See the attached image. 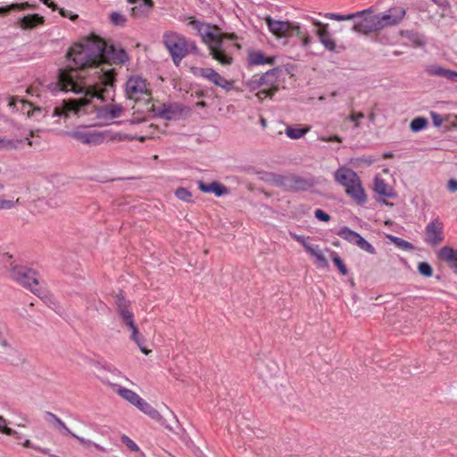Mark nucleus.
<instances>
[{"label": "nucleus", "instance_id": "3c124183", "mask_svg": "<svg viewBox=\"0 0 457 457\" xmlns=\"http://www.w3.org/2000/svg\"><path fill=\"white\" fill-rule=\"evenodd\" d=\"M54 424L63 436H71L72 432L60 418Z\"/></svg>", "mask_w": 457, "mask_h": 457}, {"label": "nucleus", "instance_id": "bb28decb", "mask_svg": "<svg viewBox=\"0 0 457 457\" xmlns=\"http://www.w3.org/2000/svg\"><path fill=\"white\" fill-rule=\"evenodd\" d=\"M197 184H198V188L202 192L212 193L216 196H221L224 194H226L228 191V189L225 186H223L222 184H220L217 181H212V183L206 184L200 180L197 182Z\"/></svg>", "mask_w": 457, "mask_h": 457}, {"label": "nucleus", "instance_id": "393cba45", "mask_svg": "<svg viewBox=\"0 0 457 457\" xmlns=\"http://www.w3.org/2000/svg\"><path fill=\"white\" fill-rule=\"evenodd\" d=\"M438 257L457 274V250L450 246H444L439 250Z\"/></svg>", "mask_w": 457, "mask_h": 457}, {"label": "nucleus", "instance_id": "4be33fe9", "mask_svg": "<svg viewBox=\"0 0 457 457\" xmlns=\"http://www.w3.org/2000/svg\"><path fill=\"white\" fill-rule=\"evenodd\" d=\"M107 58H112L115 63H125L129 61V54L124 49L115 48L113 46L106 44V50L101 58V63L105 64L104 61Z\"/></svg>", "mask_w": 457, "mask_h": 457}, {"label": "nucleus", "instance_id": "1a4fd4ad", "mask_svg": "<svg viewBox=\"0 0 457 457\" xmlns=\"http://www.w3.org/2000/svg\"><path fill=\"white\" fill-rule=\"evenodd\" d=\"M65 135L85 145H97L104 143L105 133L98 130L89 129L87 127H78Z\"/></svg>", "mask_w": 457, "mask_h": 457}, {"label": "nucleus", "instance_id": "f3484780", "mask_svg": "<svg viewBox=\"0 0 457 457\" xmlns=\"http://www.w3.org/2000/svg\"><path fill=\"white\" fill-rule=\"evenodd\" d=\"M405 9L403 7H394L384 13L378 14L381 23V29L386 27L397 25L405 16Z\"/></svg>", "mask_w": 457, "mask_h": 457}, {"label": "nucleus", "instance_id": "37998d69", "mask_svg": "<svg viewBox=\"0 0 457 457\" xmlns=\"http://www.w3.org/2000/svg\"><path fill=\"white\" fill-rule=\"evenodd\" d=\"M388 238L390 239L391 242H393L397 247L403 249V250H411L413 248V245L411 243L401 238V237H395V236H388Z\"/></svg>", "mask_w": 457, "mask_h": 457}, {"label": "nucleus", "instance_id": "20e7f679", "mask_svg": "<svg viewBox=\"0 0 457 457\" xmlns=\"http://www.w3.org/2000/svg\"><path fill=\"white\" fill-rule=\"evenodd\" d=\"M162 42L177 67L187 55L198 53L195 42L178 32H165L162 36Z\"/></svg>", "mask_w": 457, "mask_h": 457}, {"label": "nucleus", "instance_id": "cd10ccee", "mask_svg": "<svg viewBox=\"0 0 457 457\" xmlns=\"http://www.w3.org/2000/svg\"><path fill=\"white\" fill-rule=\"evenodd\" d=\"M374 191L379 195L394 199L396 196L393 187L388 186L385 180L379 177L374 179Z\"/></svg>", "mask_w": 457, "mask_h": 457}, {"label": "nucleus", "instance_id": "6e6552de", "mask_svg": "<svg viewBox=\"0 0 457 457\" xmlns=\"http://www.w3.org/2000/svg\"><path fill=\"white\" fill-rule=\"evenodd\" d=\"M275 181L278 186L290 191H307L315 185L312 178H305L295 174L278 176Z\"/></svg>", "mask_w": 457, "mask_h": 457}, {"label": "nucleus", "instance_id": "774afa93", "mask_svg": "<svg viewBox=\"0 0 457 457\" xmlns=\"http://www.w3.org/2000/svg\"><path fill=\"white\" fill-rule=\"evenodd\" d=\"M0 345H1L4 348H6V349H8V350H10V351H13V349H12V348H11V347L9 346V345H8L7 341H6V340H4V339H1V338H0Z\"/></svg>", "mask_w": 457, "mask_h": 457}, {"label": "nucleus", "instance_id": "ddd939ff", "mask_svg": "<svg viewBox=\"0 0 457 457\" xmlns=\"http://www.w3.org/2000/svg\"><path fill=\"white\" fill-rule=\"evenodd\" d=\"M186 107L179 103L163 104L153 108V112L155 116L165 120H176L180 119L183 116Z\"/></svg>", "mask_w": 457, "mask_h": 457}, {"label": "nucleus", "instance_id": "8fccbe9b", "mask_svg": "<svg viewBox=\"0 0 457 457\" xmlns=\"http://www.w3.org/2000/svg\"><path fill=\"white\" fill-rule=\"evenodd\" d=\"M21 445L24 446V447H27V448H32V449H35L42 453H45V454H48L50 455L51 457H54V455L50 454L49 453V449L47 448H42L40 446H37V445H33L30 440L29 439H26L24 440V442L21 443Z\"/></svg>", "mask_w": 457, "mask_h": 457}, {"label": "nucleus", "instance_id": "c9c22d12", "mask_svg": "<svg viewBox=\"0 0 457 457\" xmlns=\"http://www.w3.org/2000/svg\"><path fill=\"white\" fill-rule=\"evenodd\" d=\"M118 313L129 328L137 327L134 321V314L129 307L118 310Z\"/></svg>", "mask_w": 457, "mask_h": 457}, {"label": "nucleus", "instance_id": "e433bc0d", "mask_svg": "<svg viewBox=\"0 0 457 457\" xmlns=\"http://www.w3.org/2000/svg\"><path fill=\"white\" fill-rule=\"evenodd\" d=\"M320 16H323L325 18H328L329 20H335L337 21H350L354 18H357V14L349 13V14H340V13H335V12H325V13H319Z\"/></svg>", "mask_w": 457, "mask_h": 457}, {"label": "nucleus", "instance_id": "4d7b16f0", "mask_svg": "<svg viewBox=\"0 0 457 457\" xmlns=\"http://www.w3.org/2000/svg\"><path fill=\"white\" fill-rule=\"evenodd\" d=\"M430 116H431V119H432V121H433V124L435 127L438 128L443 124L444 120H443L442 116L439 113L431 112Z\"/></svg>", "mask_w": 457, "mask_h": 457}, {"label": "nucleus", "instance_id": "b1692460", "mask_svg": "<svg viewBox=\"0 0 457 457\" xmlns=\"http://www.w3.org/2000/svg\"><path fill=\"white\" fill-rule=\"evenodd\" d=\"M345 193L359 205H362L367 202V195L361 179L345 188Z\"/></svg>", "mask_w": 457, "mask_h": 457}, {"label": "nucleus", "instance_id": "39448f33", "mask_svg": "<svg viewBox=\"0 0 457 457\" xmlns=\"http://www.w3.org/2000/svg\"><path fill=\"white\" fill-rule=\"evenodd\" d=\"M10 278L23 287L30 290L33 294H41L42 285L38 279L36 270L22 265H14L9 270Z\"/></svg>", "mask_w": 457, "mask_h": 457}, {"label": "nucleus", "instance_id": "09e8293b", "mask_svg": "<svg viewBox=\"0 0 457 457\" xmlns=\"http://www.w3.org/2000/svg\"><path fill=\"white\" fill-rule=\"evenodd\" d=\"M121 442L129 449L131 450L132 452H138L139 451V447L138 445L132 440L130 439L128 436L126 435H122L121 437Z\"/></svg>", "mask_w": 457, "mask_h": 457}, {"label": "nucleus", "instance_id": "49530a36", "mask_svg": "<svg viewBox=\"0 0 457 457\" xmlns=\"http://www.w3.org/2000/svg\"><path fill=\"white\" fill-rule=\"evenodd\" d=\"M331 258L334 262V264L337 267L340 273L342 275H346L348 273V270L344 263L343 260L339 257V255L336 252L331 253Z\"/></svg>", "mask_w": 457, "mask_h": 457}, {"label": "nucleus", "instance_id": "aec40b11", "mask_svg": "<svg viewBox=\"0 0 457 457\" xmlns=\"http://www.w3.org/2000/svg\"><path fill=\"white\" fill-rule=\"evenodd\" d=\"M335 180L342 185L345 188L353 185L358 180H360L357 173L350 168L347 167H340L338 168L334 174Z\"/></svg>", "mask_w": 457, "mask_h": 457}, {"label": "nucleus", "instance_id": "5701e85b", "mask_svg": "<svg viewBox=\"0 0 457 457\" xmlns=\"http://www.w3.org/2000/svg\"><path fill=\"white\" fill-rule=\"evenodd\" d=\"M290 27V33L288 34V37L296 36L301 39L302 46L306 48L311 46L313 38L309 35L307 30L300 25V23L291 21Z\"/></svg>", "mask_w": 457, "mask_h": 457}, {"label": "nucleus", "instance_id": "ea45409f", "mask_svg": "<svg viewBox=\"0 0 457 457\" xmlns=\"http://www.w3.org/2000/svg\"><path fill=\"white\" fill-rule=\"evenodd\" d=\"M131 329V339L137 345L139 349L145 354H148L149 351L145 347V339L139 336V332L137 327H134Z\"/></svg>", "mask_w": 457, "mask_h": 457}, {"label": "nucleus", "instance_id": "79ce46f5", "mask_svg": "<svg viewBox=\"0 0 457 457\" xmlns=\"http://www.w3.org/2000/svg\"><path fill=\"white\" fill-rule=\"evenodd\" d=\"M428 125V120L424 117H417L411 122L410 128L413 132L423 130Z\"/></svg>", "mask_w": 457, "mask_h": 457}, {"label": "nucleus", "instance_id": "6e6d98bb", "mask_svg": "<svg viewBox=\"0 0 457 457\" xmlns=\"http://www.w3.org/2000/svg\"><path fill=\"white\" fill-rule=\"evenodd\" d=\"M314 216L316 219L321 221L328 222L330 220V216L321 209L315 210Z\"/></svg>", "mask_w": 457, "mask_h": 457}, {"label": "nucleus", "instance_id": "c85d7f7f", "mask_svg": "<svg viewBox=\"0 0 457 457\" xmlns=\"http://www.w3.org/2000/svg\"><path fill=\"white\" fill-rule=\"evenodd\" d=\"M248 62L251 65L273 64L274 57H266L261 51H251L248 54Z\"/></svg>", "mask_w": 457, "mask_h": 457}, {"label": "nucleus", "instance_id": "2eb2a0df", "mask_svg": "<svg viewBox=\"0 0 457 457\" xmlns=\"http://www.w3.org/2000/svg\"><path fill=\"white\" fill-rule=\"evenodd\" d=\"M195 74L207 79L226 91H230L234 88L233 81L226 79L212 68H198Z\"/></svg>", "mask_w": 457, "mask_h": 457}, {"label": "nucleus", "instance_id": "dca6fc26", "mask_svg": "<svg viewBox=\"0 0 457 457\" xmlns=\"http://www.w3.org/2000/svg\"><path fill=\"white\" fill-rule=\"evenodd\" d=\"M278 69H272V70H270L269 71L265 72L262 76L255 75V76L252 77L245 83L246 87L251 91L257 90V92H258L259 90L262 89L263 84H265V83L270 84V82H272V81H277L278 80Z\"/></svg>", "mask_w": 457, "mask_h": 457}, {"label": "nucleus", "instance_id": "72a5a7b5", "mask_svg": "<svg viewBox=\"0 0 457 457\" xmlns=\"http://www.w3.org/2000/svg\"><path fill=\"white\" fill-rule=\"evenodd\" d=\"M41 294H35L39 298H41L50 308L54 310L55 312H58L60 309L59 303L51 295L48 294V292L42 287H40Z\"/></svg>", "mask_w": 457, "mask_h": 457}, {"label": "nucleus", "instance_id": "412c9836", "mask_svg": "<svg viewBox=\"0 0 457 457\" xmlns=\"http://www.w3.org/2000/svg\"><path fill=\"white\" fill-rule=\"evenodd\" d=\"M129 2L134 4L131 7V16L135 19L147 18L152 12L154 7L152 0H129Z\"/></svg>", "mask_w": 457, "mask_h": 457}, {"label": "nucleus", "instance_id": "a18cd8bd", "mask_svg": "<svg viewBox=\"0 0 457 457\" xmlns=\"http://www.w3.org/2000/svg\"><path fill=\"white\" fill-rule=\"evenodd\" d=\"M175 195L178 199H179L183 202H186V203L193 202L191 192L185 187L177 188L175 191Z\"/></svg>", "mask_w": 457, "mask_h": 457}, {"label": "nucleus", "instance_id": "680f3d73", "mask_svg": "<svg viewBox=\"0 0 457 457\" xmlns=\"http://www.w3.org/2000/svg\"><path fill=\"white\" fill-rule=\"evenodd\" d=\"M447 189L450 192H456L457 191V180L451 179L447 183Z\"/></svg>", "mask_w": 457, "mask_h": 457}, {"label": "nucleus", "instance_id": "9d476101", "mask_svg": "<svg viewBox=\"0 0 457 457\" xmlns=\"http://www.w3.org/2000/svg\"><path fill=\"white\" fill-rule=\"evenodd\" d=\"M303 19H305L314 27H316V35L318 37L320 43L325 47V49L333 53L339 52L336 41L332 37L331 34L328 32V23H322L318 19L310 15H305Z\"/></svg>", "mask_w": 457, "mask_h": 457}, {"label": "nucleus", "instance_id": "603ef678", "mask_svg": "<svg viewBox=\"0 0 457 457\" xmlns=\"http://www.w3.org/2000/svg\"><path fill=\"white\" fill-rule=\"evenodd\" d=\"M111 21L115 25H123L126 22V18L120 12H113L111 14Z\"/></svg>", "mask_w": 457, "mask_h": 457}, {"label": "nucleus", "instance_id": "5fc2aeb1", "mask_svg": "<svg viewBox=\"0 0 457 457\" xmlns=\"http://www.w3.org/2000/svg\"><path fill=\"white\" fill-rule=\"evenodd\" d=\"M117 310L129 307V302L121 295H116Z\"/></svg>", "mask_w": 457, "mask_h": 457}, {"label": "nucleus", "instance_id": "6ab92c4d", "mask_svg": "<svg viewBox=\"0 0 457 457\" xmlns=\"http://www.w3.org/2000/svg\"><path fill=\"white\" fill-rule=\"evenodd\" d=\"M44 23L45 17L37 13L19 16L15 21L16 26L23 30L34 29Z\"/></svg>", "mask_w": 457, "mask_h": 457}, {"label": "nucleus", "instance_id": "9b49d317", "mask_svg": "<svg viewBox=\"0 0 457 457\" xmlns=\"http://www.w3.org/2000/svg\"><path fill=\"white\" fill-rule=\"evenodd\" d=\"M337 235L342 239L358 246L360 249L365 251L368 253H376V249L370 243L363 238L359 233L352 230L346 226L340 228V229L337 232Z\"/></svg>", "mask_w": 457, "mask_h": 457}, {"label": "nucleus", "instance_id": "a878e982", "mask_svg": "<svg viewBox=\"0 0 457 457\" xmlns=\"http://www.w3.org/2000/svg\"><path fill=\"white\" fill-rule=\"evenodd\" d=\"M427 73L430 76L442 77L449 81H457V71L445 69L438 65H430L427 68Z\"/></svg>", "mask_w": 457, "mask_h": 457}, {"label": "nucleus", "instance_id": "864d4df0", "mask_svg": "<svg viewBox=\"0 0 457 457\" xmlns=\"http://www.w3.org/2000/svg\"><path fill=\"white\" fill-rule=\"evenodd\" d=\"M293 237L303 246L307 253L311 252L313 246L307 242L306 238L303 236L294 235Z\"/></svg>", "mask_w": 457, "mask_h": 457}, {"label": "nucleus", "instance_id": "de8ad7c7", "mask_svg": "<svg viewBox=\"0 0 457 457\" xmlns=\"http://www.w3.org/2000/svg\"><path fill=\"white\" fill-rule=\"evenodd\" d=\"M418 270L420 274L427 278L431 277L433 274V269L431 265L427 262H420L418 265Z\"/></svg>", "mask_w": 457, "mask_h": 457}, {"label": "nucleus", "instance_id": "473e14b6", "mask_svg": "<svg viewBox=\"0 0 457 457\" xmlns=\"http://www.w3.org/2000/svg\"><path fill=\"white\" fill-rule=\"evenodd\" d=\"M0 420L1 433L13 436L19 442L23 438V436L20 432L7 427L8 421L3 416H0Z\"/></svg>", "mask_w": 457, "mask_h": 457}, {"label": "nucleus", "instance_id": "f257e3e1", "mask_svg": "<svg viewBox=\"0 0 457 457\" xmlns=\"http://www.w3.org/2000/svg\"><path fill=\"white\" fill-rule=\"evenodd\" d=\"M106 42L92 36L72 46L68 57L74 68L61 70L56 87L64 92L82 94L105 101L112 91L115 72L101 63Z\"/></svg>", "mask_w": 457, "mask_h": 457}, {"label": "nucleus", "instance_id": "e2e57ef3", "mask_svg": "<svg viewBox=\"0 0 457 457\" xmlns=\"http://www.w3.org/2000/svg\"><path fill=\"white\" fill-rule=\"evenodd\" d=\"M42 4H46L49 8H51L53 11H55L58 9L57 4L54 3L52 0H39Z\"/></svg>", "mask_w": 457, "mask_h": 457}, {"label": "nucleus", "instance_id": "f8f14e48", "mask_svg": "<svg viewBox=\"0 0 457 457\" xmlns=\"http://www.w3.org/2000/svg\"><path fill=\"white\" fill-rule=\"evenodd\" d=\"M337 235L342 239L358 246L360 249L365 251L368 253H376V249L370 243L363 238L359 233L352 230L346 226L340 228V229L337 232Z\"/></svg>", "mask_w": 457, "mask_h": 457}, {"label": "nucleus", "instance_id": "7c9ffc66", "mask_svg": "<svg viewBox=\"0 0 457 457\" xmlns=\"http://www.w3.org/2000/svg\"><path fill=\"white\" fill-rule=\"evenodd\" d=\"M136 407L154 420H159L162 419V416L159 413V411L155 410L146 401H145L142 397L141 400H139L137 405H136Z\"/></svg>", "mask_w": 457, "mask_h": 457}, {"label": "nucleus", "instance_id": "423d86ee", "mask_svg": "<svg viewBox=\"0 0 457 457\" xmlns=\"http://www.w3.org/2000/svg\"><path fill=\"white\" fill-rule=\"evenodd\" d=\"M125 94L129 99L134 101L148 99L151 96L146 80L137 74L128 78L125 83Z\"/></svg>", "mask_w": 457, "mask_h": 457}, {"label": "nucleus", "instance_id": "338daca9", "mask_svg": "<svg viewBox=\"0 0 457 457\" xmlns=\"http://www.w3.org/2000/svg\"><path fill=\"white\" fill-rule=\"evenodd\" d=\"M11 206V202L4 201L0 199V209L9 208Z\"/></svg>", "mask_w": 457, "mask_h": 457}, {"label": "nucleus", "instance_id": "69168bd1", "mask_svg": "<svg viewBox=\"0 0 457 457\" xmlns=\"http://www.w3.org/2000/svg\"><path fill=\"white\" fill-rule=\"evenodd\" d=\"M104 369L112 373H113L114 375H117V376H121V372L120 370H118L117 369L115 368H112L111 366H108V367H104Z\"/></svg>", "mask_w": 457, "mask_h": 457}, {"label": "nucleus", "instance_id": "052dcab7", "mask_svg": "<svg viewBox=\"0 0 457 457\" xmlns=\"http://www.w3.org/2000/svg\"><path fill=\"white\" fill-rule=\"evenodd\" d=\"M319 140L322 141V142H337V143H341L342 142V137H340L339 136H331V137H325V136H320L318 137Z\"/></svg>", "mask_w": 457, "mask_h": 457}, {"label": "nucleus", "instance_id": "bf43d9fd", "mask_svg": "<svg viewBox=\"0 0 457 457\" xmlns=\"http://www.w3.org/2000/svg\"><path fill=\"white\" fill-rule=\"evenodd\" d=\"M59 10V13L62 16V17H65V18H69L70 20L71 21H76L78 19V14H74L72 13L71 11L69 10H65L63 8H60L58 9Z\"/></svg>", "mask_w": 457, "mask_h": 457}, {"label": "nucleus", "instance_id": "4468645a", "mask_svg": "<svg viewBox=\"0 0 457 457\" xmlns=\"http://www.w3.org/2000/svg\"><path fill=\"white\" fill-rule=\"evenodd\" d=\"M425 242L430 245H437L444 241V223L436 218L432 220L424 230Z\"/></svg>", "mask_w": 457, "mask_h": 457}, {"label": "nucleus", "instance_id": "13d9d810", "mask_svg": "<svg viewBox=\"0 0 457 457\" xmlns=\"http://www.w3.org/2000/svg\"><path fill=\"white\" fill-rule=\"evenodd\" d=\"M364 114L362 112H352L349 116V120L354 122V127L359 128L360 123L358 122V120L363 119Z\"/></svg>", "mask_w": 457, "mask_h": 457}, {"label": "nucleus", "instance_id": "f03ea898", "mask_svg": "<svg viewBox=\"0 0 457 457\" xmlns=\"http://www.w3.org/2000/svg\"><path fill=\"white\" fill-rule=\"evenodd\" d=\"M187 25L196 31L202 41L208 46L210 54L222 65H230L233 62L230 48L240 49L237 43L228 46L225 39L237 41V36L234 33H221L219 28L210 23L200 21L194 17H189Z\"/></svg>", "mask_w": 457, "mask_h": 457}, {"label": "nucleus", "instance_id": "a211bd4d", "mask_svg": "<svg viewBox=\"0 0 457 457\" xmlns=\"http://www.w3.org/2000/svg\"><path fill=\"white\" fill-rule=\"evenodd\" d=\"M269 30L277 37L287 38L290 33L291 21L274 20L270 16L265 18Z\"/></svg>", "mask_w": 457, "mask_h": 457}, {"label": "nucleus", "instance_id": "0eeeda50", "mask_svg": "<svg viewBox=\"0 0 457 457\" xmlns=\"http://www.w3.org/2000/svg\"><path fill=\"white\" fill-rule=\"evenodd\" d=\"M354 14H357V17L361 19L354 23L353 30L362 34H369L381 29L382 25L379 21L378 14H373L370 8L354 12Z\"/></svg>", "mask_w": 457, "mask_h": 457}, {"label": "nucleus", "instance_id": "c03bdc74", "mask_svg": "<svg viewBox=\"0 0 457 457\" xmlns=\"http://www.w3.org/2000/svg\"><path fill=\"white\" fill-rule=\"evenodd\" d=\"M71 436L76 438L81 445H83L86 447L94 446L96 449H97L101 452H104V453L106 452V449L104 447H103L102 445H100L89 439H86L82 436H79L74 434V433H72Z\"/></svg>", "mask_w": 457, "mask_h": 457}, {"label": "nucleus", "instance_id": "a19ab883", "mask_svg": "<svg viewBox=\"0 0 457 457\" xmlns=\"http://www.w3.org/2000/svg\"><path fill=\"white\" fill-rule=\"evenodd\" d=\"M23 143L22 139H7L0 138V150L3 149H17L21 144Z\"/></svg>", "mask_w": 457, "mask_h": 457}, {"label": "nucleus", "instance_id": "f704fd0d", "mask_svg": "<svg viewBox=\"0 0 457 457\" xmlns=\"http://www.w3.org/2000/svg\"><path fill=\"white\" fill-rule=\"evenodd\" d=\"M276 83H277V81H272V82H270V84H268V83L263 84L262 89L256 93V96L259 99L271 97L274 95V93L277 91Z\"/></svg>", "mask_w": 457, "mask_h": 457}, {"label": "nucleus", "instance_id": "58836bf2", "mask_svg": "<svg viewBox=\"0 0 457 457\" xmlns=\"http://www.w3.org/2000/svg\"><path fill=\"white\" fill-rule=\"evenodd\" d=\"M309 253L312 256L315 257L316 263L318 264L319 267L327 268L328 266L327 259L325 258L323 253L319 250L318 245L313 246L311 252H309Z\"/></svg>", "mask_w": 457, "mask_h": 457}, {"label": "nucleus", "instance_id": "c756f323", "mask_svg": "<svg viewBox=\"0 0 457 457\" xmlns=\"http://www.w3.org/2000/svg\"><path fill=\"white\" fill-rule=\"evenodd\" d=\"M114 386L116 387V389H115L116 393L120 397L127 400L129 403H130L134 406L137 405L139 400H141V397L136 392H134L130 389L122 387L118 385H114Z\"/></svg>", "mask_w": 457, "mask_h": 457}, {"label": "nucleus", "instance_id": "2f4dec72", "mask_svg": "<svg viewBox=\"0 0 457 457\" xmlns=\"http://www.w3.org/2000/svg\"><path fill=\"white\" fill-rule=\"evenodd\" d=\"M37 4H31L29 2H24L21 4H12L4 7H0V14L8 13L11 11H24L27 9H37Z\"/></svg>", "mask_w": 457, "mask_h": 457}, {"label": "nucleus", "instance_id": "0e129e2a", "mask_svg": "<svg viewBox=\"0 0 457 457\" xmlns=\"http://www.w3.org/2000/svg\"><path fill=\"white\" fill-rule=\"evenodd\" d=\"M46 419L47 421L54 423L59 418L55 414H54L50 411H46Z\"/></svg>", "mask_w": 457, "mask_h": 457}, {"label": "nucleus", "instance_id": "7ed1b4c3", "mask_svg": "<svg viewBox=\"0 0 457 457\" xmlns=\"http://www.w3.org/2000/svg\"><path fill=\"white\" fill-rule=\"evenodd\" d=\"M90 96H86L79 99L63 100L61 104L56 105L51 112L52 118H58L56 123H60L61 120L64 121L71 116H82L96 111V117L104 120H112L121 116L124 108L120 104H108L99 108L90 105Z\"/></svg>", "mask_w": 457, "mask_h": 457}, {"label": "nucleus", "instance_id": "4c0bfd02", "mask_svg": "<svg viewBox=\"0 0 457 457\" xmlns=\"http://www.w3.org/2000/svg\"><path fill=\"white\" fill-rule=\"evenodd\" d=\"M309 128L302 129L298 127H287L286 129V135L292 139H299L303 137L308 131Z\"/></svg>", "mask_w": 457, "mask_h": 457}]
</instances>
